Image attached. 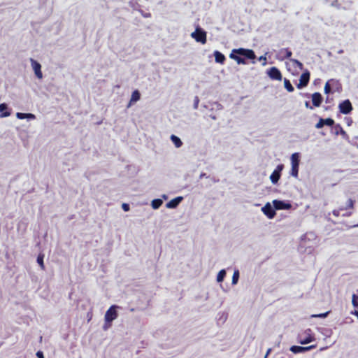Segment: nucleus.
<instances>
[{"label":"nucleus","instance_id":"1","mask_svg":"<svg viewBox=\"0 0 358 358\" xmlns=\"http://www.w3.org/2000/svg\"><path fill=\"white\" fill-rule=\"evenodd\" d=\"M191 37L201 44L206 43V32L199 26H196L195 31L191 34Z\"/></svg>","mask_w":358,"mask_h":358},{"label":"nucleus","instance_id":"2","mask_svg":"<svg viewBox=\"0 0 358 358\" xmlns=\"http://www.w3.org/2000/svg\"><path fill=\"white\" fill-rule=\"evenodd\" d=\"M232 51L236 55L241 56V57L248 59H255L256 57V55L252 50L250 49H245V48H238V49H234Z\"/></svg>","mask_w":358,"mask_h":358},{"label":"nucleus","instance_id":"3","mask_svg":"<svg viewBox=\"0 0 358 358\" xmlns=\"http://www.w3.org/2000/svg\"><path fill=\"white\" fill-rule=\"evenodd\" d=\"M118 308H120V306L117 305L111 306L105 313V322H113V320H115L118 316L117 312V309Z\"/></svg>","mask_w":358,"mask_h":358},{"label":"nucleus","instance_id":"4","mask_svg":"<svg viewBox=\"0 0 358 358\" xmlns=\"http://www.w3.org/2000/svg\"><path fill=\"white\" fill-rule=\"evenodd\" d=\"M299 338V342L302 345L310 343L315 339L310 329H307L303 334H300Z\"/></svg>","mask_w":358,"mask_h":358},{"label":"nucleus","instance_id":"5","mask_svg":"<svg viewBox=\"0 0 358 358\" xmlns=\"http://www.w3.org/2000/svg\"><path fill=\"white\" fill-rule=\"evenodd\" d=\"M283 164H278L270 176V180L273 184H277L281 176Z\"/></svg>","mask_w":358,"mask_h":358},{"label":"nucleus","instance_id":"6","mask_svg":"<svg viewBox=\"0 0 358 358\" xmlns=\"http://www.w3.org/2000/svg\"><path fill=\"white\" fill-rule=\"evenodd\" d=\"M273 205L275 210H289L292 207L289 202L277 199L273 201Z\"/></svg>","mask_w":358,"mask_h":358},{"label":"nucleus","instance_id":"7","mask_svg":"<svg viewBox=\"0 0 358 358\" xmlns=\"http://www.w3.org/2000/svg\"><path fill=\"white\" fill-rule=\"evenodd\" d=\"M262 211L268 219H273L275 215V208L268 202L262 208Z\"/></svg>","mask_w":358,"mask_h":358},{"label":"nucleus","instance_id":"8","mask_svg":"<svg viewBox=\"0 0 358 358\" xmlns=\"http://www.w3.org/2000/svg\"><path fill=\"white\" fill-rule=\"evenodd\" d=\"M338 108L340 112L343 114H348L352 110L351 102L348 99L342 101L339 104Z\"/></svg>","mask_w":358,"mask_h":358},{"label":"nucleus","instance_id":"9","mask_svg":"<svg viewBox=\"0 0 358 358\" xmlns=\"http://www.w3.org/2000/svg\"><path fill=\"white\" fill-rule=\"evenodd\" d=\"M30 62H31V67L34 71L36 76L38 78L41 79L43 78V73L41 71V65L40 64L39 62H38L37 61L34 60L32 58L30 59Z\"/></svg>","mask_w":358,"mask_h":358},{"label":"nucleus","instance_id":"10","mask_svg":"<svg viewBox=\"0 0 358 358\" xmlns=\"http://www.w3.org/2000/svg\"><path fill=\"white\" fill-rule=\"evenodd\" d=\"M267 75L272 80H281L282 74L276 67H271L267 70Z\"/></svg>","mask_w":358,"mask_h":358},{"label":"nucleus","instance_id":"11","mask_svg":"<svg viewBox=\"0 0 358 358\" xmlns=\"http://www.w3.org/2000/svg\"><path fill=\"white\" fill-rule=\"evenodd\" d=\"M309 79H310V73L308 71H306L305 72H303L301 74L300 79H299V83L297 84V87L299 89H301V88L306 87L309 82Z\"/></svg>","mask_w":358,"mask_h":358},{"label":"nucleus","instance_id":"12","mask_svg":"<svg viewBox=\"0 0 358 358\" xmlns=\"http://www.w3.org/2000/svg\"><path fill=\"white\" fill-rule=\"evenodd\" d=\"M316 347L315 345H310V346H307V347H302V346H297V345H293L290 348V350L293 352V353H302V352H305L306 351H309L312 349H314Z\"/></svg>","mask_w":358,"mask_h":358},{"label":"nucleus","instance_id":"13","mask_svg":"<svg viewBox=\"0 0 358 358\" xmlns=\"http://www.w3.org/2000/svg\"><path fill=\"white\" fill-rule=\"evenodd\" d=\"M316 238H317V236L315 233H313V232L306 233L301 237V245L306 246L307 241L314 242L316 241Z\"/></svg>","mask_w":358,"mask_h":358},{"label":"nucleus","instance_id":"14","mask_svg":"<svg viewBox=\"0 0 358 358\" xmlns=\"http://www.w3.org/2000/svg\"><path fill=\"white\" fill-rule=\"evenodd\" d=\"M292 53L288 48H282L277 53V58L280 60L289 59Z\"/></svg>","mask_w":358,"mask_h":358},{"label":"nucleus","instance_id":"15","mask_svg":"<svg viewBox=\"0 0 358 358\" xmlns=\"http://www.w3.org/2000/svg\"><path fill=\"white\" fill-rule=\"evenodd\" d=\"M183 200L182 196H177L173 199L171 200L166 204V207L169 209H175L178 207V206L181 203Z\"/></svg>","mask_w":358,"mask_h":358},{"label":"nucleus","instance_id":"16","mask_svg":"<svg viewBox=\"0 0 358 358\" xmlns=\"http://www.w3.org/2000/svg\"><path fill=\"white\" fill-rule=\"evenodd\" d=\"M322 101V96L320 93L315 92L312 94V101L313 104L315 107H318L320 106Z\"/></svg>","mask_w":358,"mask_h":358},{"label":"nucleus","instance_id":"17","mask_svg":"<svg viewBox=\"0 0 358 358\" xmlns=\"http://www.w3.org/2000/svg\"><path fill=\"white\" fill-rule=\"evenodd\" d=\"M229 57L231 59H234L235 61H236V62L238 64H246V61L244 58L241 57V56L236 55V53L234 52L233 51H231V54L229 55Z\"/></svg>","mask_w":358,"mask_h":358},{"label":"nucleus","instance_id":"18","mask_svg":"<svg viewBox=\"0 0 358 358\" xmlns=\"http://www.w3.org/2000/svg\"><path fill=\"white\" fill-rule=\"evenodd\" d=\"M215 60L217 63L223 64L226 59L225 56L218 50L213 52Z\"/></svg>","mask_w":358,"mask_h":358},{"label":"nucleus","instance_id":"19","mask_svg":"<svg viewBox=\"0 0 358 358\" xmlns=\"http://www.w3.org/2000/svg\"><path fill=\"white\" fill-rule=\"evenodd\" d=\"M141 98L140 92L138 90H134L131 96V99L129 103L127 106V108H129L133 103L138 101Z\"/></svg>","mask_w":358,"mask_h":358},{"label":"nucleus","instance_id":"20","mask_svg":"<svg viewBox=\"0 0 358 358\" xmlns=\"http://www.w3.org/2000/svg\"><path fill=\"white\" fill-rule=\"evenodd\" d=\"M17 118L20 120L28 119V120H34L36 118L35 115L32 113H16Z\"/></svg>","mask_w":358,"mask_h":358},{"label":"nucleus","instance_id":"21","mask_svg":"<svg viewBox=\"0 0 358 358\" xmlns=\"http://www.w3.org/2000/svg\"><path fill=\"white\" fill-rule=\"evenodd\" d=\"M170 139L176 148H180L183 144L181 139L174 134L171 135Z\"/></svg>","mask_w":358,"mask_h":358},{"label":"nucleus","instance_id":"22","mask_svg":"<svg viewBox=\"0 0 358 358\" xmlns=\"http://www.w3.org/2000/svg\"><path fill=\"white\" fill-rule=\"evenodd\" d=\"M8 108V106L6 103H3L0 104V113H2L1 115V117H6L10 115L9 112L6 111Z\"/></svg>","mask_w":358,"mask_h":358},{"label":"nucleus","instance_id":"23","mask_svg":"<svg viewBox=\"0 0 358 358\" xmlns=\"http://www.w3.org/2000/svg\"><path fill=\"white\" fill-rule=\"evenodd\" d=\"M299 153H293L291 156V164L295 166H299Z\"/></svg>","mask_w":358,"mask_h":358},{"label":"nucleus","instance_id":"24","mask_svg":"<svg viewBox=\"0 0 358 358\" xmlns=\"http://www.w3.org/2000/svg\"><path fill=\"white\" fill-rule=\"evenodd\" d=\"M163 203V201L160 199H153L151 202V206L153 209H158Z\"/></svg>","mask_w":358,"mask_h":358},{"label":"nucleus","instance_id":"25","mask_svg":"<svg viewBox=\"0 0 358 358\" xmlns=\"http://www.w3.org/2000/svg\"><path fill=\"white\" fill-rule=\"evenodd\" d=\"M239 276H240L239 271L238 269H236L234 271V274H233V276H232L231 284L233 285H236L238 283V279H239Z\"/></svg>","mask_w":358,"mask_h":358},{"label":"nucleus","instance_id":"26","mask_svg":"<svg viewBox=\"0 0 358 358\" xmlns=\"http://www.w3.org/2000/svg\"><path fill=\"white\" fill-rule=\"evenodd\" d=\"M226 276V271L224 269H222L219 271L217 275V281L218 282H222Z\"/></svg>","mask_w":358,"mask_h":358},{"label":"nucleus","instance_id":"27","mask_svg":"<svg viewBox=\"0 0 358 358\" xmlns=\"http://www.w3.org/2000/svg\"><path fill=\"white\" fill-rule=\"evenodd\" d=\"M284 85L285 89L289 92H293L294 90L289 80L286 78L284 80Z\"/></svg>","mask_w":358,"mask_h":358},{"label":"nucleus","instance_id":"28","mask_svg":"<svg viewBox=\"0 0 358 358\" xmlns=\"http://www.w3.org/2000/svg\"><path fill=\"white\" fill-rule=\"evenodd\" d=\"M299 166L292 165V169H291V171H290V175L292 176H293L294 178L298 177Z\"/></svg>","mask_w":358,"mask_h":358},{"label":"nucleus","instance_id":"29","mask_svg":"<svg viewBox=\"0 0 358 358\" xmlns=\"http://www.w3.org/2000/svg\"><path fill=\"white\" fill-rule=\"evenodd\" d=\"M291 62H292L296 66H297L300 70H303V64L299 62V60L297 59H290Z\"/></svg>","mask_w":358,"mask_h":358},{"label":"nucleus","instance_id":"30","mask_svg":"<svg viewBox=\"0 0 358 358\" xmlns=\"http://www.w3.org/2000/svg\"><path fill=\"white\" fill-rule=\"evenodd\" d=\"M324 125L331 127L334 124V120L331 118L324 119Z\"/></svg>","mask_w":358,"mask_h":358},{"label":"nucleus","instance_id":"31","mask_svg":"<svg viewBox=\"0 0 358 358\" xmlns=\"http://www.w3.org/2000/svg\"><path fill=\"white\" fill-rule=\"evenodd\" d=\"M37 262L40 265L42 269H44V264H43V255H39L37 257Z\"/></svg>","mask_w":358,"mask_h":358},{"label":"nucleus","instance_id":"32","mask_svg":"<svg viewBox=\"0 0 358 358\" xmlns=\"http://www.w3.org/2000/svg\"><path fill=\"white\" fill-rule=\"evenodd\" d=\"M352 303L354 307L358 308V296L356 294L352 295Z\"/></svg>","mask_w":358,"mask_h":358},{"label":"nucleus","instance_id":"33","mask_svg":"<svg viewBox=\"0 0 358 358\" xmlns=\"http://www.w3.org/2000/svg\"><path fill=\"white\" fill-rule=\"evenodd\" d=\"M335 130H336V134H338L339 133L342 134H345V131L343 129V128L339 125V124H337L335 126Z\"/></svg>","mask_w":358,"mask_h":358},{"label":"nucleus","instance_id":"34","mask_svg":"<svg viewBox=\"0 0 358 358\" xmlns=\"http://www.w3.org/2000/svg\"><path fill=\"white\" fill-rule=\"evenodd\" d=\"M329 312H326V313H320V314H315V315H312L311 317H312L325 318L329 315Z\"/></svg>","mask_w":358,"mask_h":358},{"label":"nucleus","instance_id":"35","mask_svg":"<svg viewBox=\"0 0 358 358\" xmlns=\"http://www.w3.org/2000/svg\"><path fill=\"white\" fill-rule=\"evenodd\" d=\"M332 81V80H331ZM330 80L327 81L324 86V93L325 94H329L331 92V87H330Z\"/></svg>","mask_w":358,"mask_h":358},{"label":"nucleus","instance_id":"36","mask_svg":"<svg viewBox=\"0 0 358 358\" xmlns=\"http://www.w3.org/2000/svg\"><path fill=\"white\" fill-rule=\"evenodd\" d=\"M323 121H324V119L323 118H320L319 120V122L316 124L315 127L317 129H320V128L323 127L324 126Z\"/></svg>","mask_w":358,"mask_h":358},{"label":"nucleus","instance_id":"37","mask_svg":"<svg viewBox=\"0 0 358 358\" xmlns=\"http://www.w3.org/2000/svg\"><path fill=\"white\" fill-rule=\"evenodd\" d=\"M199 103V97L198 96H195L194 101V106H193L194 109H197L198 108Z\"/></svg>","mask_w":358,"mask_h":358},{"label":"nucleus","instance_id":"38","mask_svg":"<svg viewBox=\"0 0 358 358\" xmlns=\"http://www.w3.org/2000/svg\"><path fill=\"white\" fill-rule=\"evenodd\" d=\"M111 322H105V323H104V324L103 326V329L104 330L108 329L111 327Z\"/></svg>","mask_w":358,"mask_h":358},{"label":"nucleus","instance_id":"39","mask_svg":"<svg viewBox=\"0 0 358 358\" xmlns=\"http://www.w3.org/2000/svg\"><path fill=\"white\" fill-rule=\"evenodd\" d=\"M122 207L124 211H128L129 210V206L127 203H123Z\"/></svg>","mask_w":358,"mask_h":358},{"label":"nucleus","instance_id":"40","mask_svg":"<svg viewBox=\"0 0 358 358\" xmlns=\"http://www.w3.org/2000/svg\"><path fill=\"white\" fill-rule=\"evenodd\" d=\"M36 355L38 358H44V355L42 351H38Z\"/></svg>","mask_w":358,"mask_h":358},{"label":"nucleus","instance_id":"41","mask_svg":"<svg viewBox=\"0 0 358 358\" xmlns=\"http://www.w3.org/2000/svg\"><path fill=\"white\" fill-rule=\"evenodd\" d=\"M266 56H261L259 57V61H264L263 65L266 64Z\"/></svg>","mask_w":358,"mask_h":358},{"label":"nucleus","instance_id":"42","mask_svg":"<svg viewBox=\"0 0 358 358\" xmlns=\"http://www.w3.org/2000/svg\"><path fill=\"white\" fill-rule=\"evenodd\" d=\"M348 207L352 208V206H353V201L352 199H349L348 201Z\"/></svg>","mask_w":358,"mask_h":358},{"label":"nucleus","instance_id":"43","mask_svg":"<svg viewBox=\"0 0 358 358\" xmlns=\"http://www.w3.org/2000/svg\"><path fill=\"white\" fill-rule=\"evenodd\" d=\"M331 6H335V7H338V1H337V0H335V1H332V3H331Z\"/></svg>","mask_w":358,"mask_h":358},{"label":"nucleus","instance_id":"44","mask_svg":"<svg viewBox=\"0 0 358 358\" xmlns=\"http://www.w3.org/2000/svg\"><path fill=\"white\" fill-rule=\"evenodd\" d=\"M351 314L354 315L358 317V311L357 310L352 311Z\"/></svg>","mask_w":358,"mask_h":358},{"label":"nucleus","instance_id":"45","mask_svg":"<svg viewBox=\"0 0 358 358\" xmlns=\"http://www.w3.org/2000/svg\"><path fill=\"white\" fill-rule=\"evenodd\" d=\"M305 106H306V108H310V109L313 108L311 106H310V103H309L308 101H306Z\"/></svg>","mask_w":358,"mask_h":358},{"label":"nucleus","instance_id":"46","mask_svg":"<svg viewBox=\"0 0 358 358\" xmlns=\"http://www.w3.org/2000/svg\"><path fill=\"white\" fill-rule=\"evenodd\" d=\"M162 199H164V200H167L168 199V196L166 194H162Z\"/></svg>","mask_w":358,"mask_h":358},{"label":"nucleus","instance_id":"47","mask_svg":"<svg viewBox=\"0 0 358 358\" xmlns=\"http://www.w3.org/2000/svg\"><path fill=\"white\" fill-rule=\"evenodd\" d=\"M215 104L217 105V109H222V107L221 104L217 103H215Z\"/></svg>","mask_w":358,"mask_h":358},{"label":"nucleus","instance_id":"48","mask_svg":"<svg viewBox=\"0 0 358 358\" xmlns=\"http://www.w3.org/2000/svg\"><path fill=\"white\" fill-rule=\"evenodd\" d=\"M271 349H268V350H267L266 354V355H265V357H264V358H266V357H267V356H268V354L271 352Z\"/></svg>","mask_w":358,"mask_h":358},{"label":"nucleus","instance_id":"49","mask_svg":"<svg viewBox=\"0 0 358 358\" xmlns=\"http://www.w3.org/2000/svg\"><path fill=\"white\" fill-rule=\"evenodd\" d=\"M204 177H206V174L204 173H201L200 178H204Z\"/></svg>","mask_w":358,"mask_h":358},{"label":"nucleus","instance_id":"50","mask_svg":"<svg viewBox=\"0 0 358 358\" xmlns=\"http://www.w3.org/2000/svg\"><path fill=\"white\" fill-rule=\"evenodd\" d=\"M326 349H327V347H323V348H320V351H323V350H326Z\"/></svg>","mask_w":358,"mask_h":358},{"label":"nucleus","instance_id":"51","mask_svg":"<svg viewBox=\"0 0 358 358\" xmlns=\"http://www.w3.org/2000/svg\"><path fill=\"white\" fill-rule=\"evenodd\" d=\"M211 118L213 120H216V117L215 115H210Z\"/></svg>","mask_w":358,"mask_h":358},{"label":"nucleus","instance_id":"52","mask_svg":"<svg viewBox=\"0 0 358 358\" xmlns=\"http://www.w3.org/2000/svg\"><path fill=\"white\" fill-rule=\"evenodd\" d=\"M334 215H338V213H337L336 210H334Z\"/></svg>","mask_w":358,"mask_h":358},{"label":"nucleus","instance_id":"53","mask_svg":"<svg viewBox=\"0 0 358 358\" xmlns=\"http://www.w3.org/2000/svg\"><path fill=\"white\" fill-rule=\"evenodd\" d=\"M312 246H313V245H310H310H307V247H312Z\"/></svg>","mask_w":358,"mask_h":358},{"label":"nucleus","instance_id":"54","mask_svg":"<svg viewBox=\"0 0 358 358\" xmlns=\"http://www.w3.org/2000/svg\"><path fill=\"white\" fill-rule=\"evenodd\" d=\"M343 52V50H339L338 51V53H342Z\"/></svg>","mask_w":358,"mask_h":358},{"label":"nucleus","instance_id":"55","mask_svg":"<svg viewBox=\"0 0 358 358\" xmlns=\"http://www.w3.org/2000/svg\"><path fill=\"white\" fill-rule=\"evenodd\" d=\"M329 101V98H327V102Z\"/></svg>","mask_w":358,"mask_h":358},{"label":"nucleus","instance_id":"56","mask_svg":"<svg viewBox=\"0 0 358 358\" xmlns=\"http://www.w3.org/2000/svg\"><path fill=\"white\" fill-rule=\"evenodd\" d=\"M357 227H358V224H357Z\"/></svg>","mask_w":358,"mask_h":358}]
</instances>
